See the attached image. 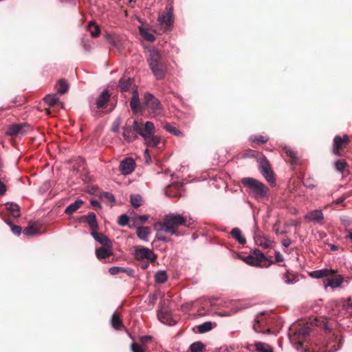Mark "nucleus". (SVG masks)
Here are the masks:
<instances>
[{
  "label": "nucleus",
  "instance_id": "27",
  "mask_svg": "<svg viewBox=\"0 0 352 352\" xmlns=\"http://www.w3.org/2000/svg\"><path fill=\"white\" fill-rule=\"evenodd\" d=\"M96 255L98 259L107 258L113 255L112 248L100 247L96 250Z\"/></svg>",
  "mask_w": 352,
  "mask_h": 352
},
{
  "label": "nucleus",
  "instance_id": "2",
  "mask_svg": "<svg viewBox=\"0 0 352 352\" xmlns=\"http://www.w3.org/2000/svg\"><path fill=\"white\" fill-rule=\"evenodd\" d=\"M241 184L247 188V192L256 199H262L268 195L269 188L256 179L244 177L241 179Z\"/></svg>",
  "mask_w": 352,
  "mask_h": 352
},
{
  "label": "nucleus",
  "instance_id": "46",
  "mask_svg": "<svg viewBox=\"0 0 352 352\" xmlns=\"http://www.w3.org/2000/svg\"><path fill=\"white\" fill-rule=\"evenodd\" d=\"M44 100L50 107H54L57 104L58 98L56 94L47 95L44 98Z\"/></svg>",
  "mask_w": 352,
  "mask_h": 352
},
{
  "label": "nucleus",
  "instance_id": "22",
  "mask_svg": "<svg viewBox=\"0 0 352 352\" xmlns=\"http://www.w3.org/2000/svg\"><path fill=\"white\" fill-rule=\"evenodd\" d=\"M41 225L38 222H30L23 230L24 234L32 236L40 232Z\"/></svg>",
  "mask_w": 352,
  "mask_h": 352
},
{
  "label": "nucleus",
  "instance_id": "52",
  "mask_svg": "<svg viewBox=\"0 0 352 352\" xmlns=\"http://www.w3.org/2000/svg\"><path fill=\"white\" fill-rule=\"evenodd\" d=\"M343 307L350 315H352V298H349L347 300L344 302Z\"/></svg>",
  "mask_w": 352,
  "mask_h": 352
},
{
  "label": "nucleus",
  "instance_id": "62",
  "mask_svg": "<svg viewBox=\"0 0 352 352\" xmlns=\"http://www.w3.org/2000/svg\"><path fill=\"white\" fill-rule=\"evenodd\" d=\"M91 205L95 208V209H100L101 206L100 204L96 199H91Z\"/></svg>",
  "mask_w": 352,
  "mask_h": 352
},
{
  "label": "nucleus",
  "instance_id": "18",
  "mask_svg": "<svg viewBox=\"0 0 352 352\" xmlns=\"http://www.w3.org/2000/svg\"><path fill=\"white\" fill-rule=\"evenodd\" d=\"M91 235L96 241L99 242L102 245V247H113L111 241L104 234L98 233L96 231H95L91 232Z\"/></svg>",
  "mask_w": 352,
  "mask_h": 352
},
{
  "label": "nucleus",
  "instance_id": "43",
  "mask_svg": "<svg viewBox=\"0 0 352 352\" xmlns=\"http://www.w3.org/2000/svg\"><path fill=\"white\" fill-rule=\"evenodd\" d=\"M190 352H202L205 350V345L201 342H195L190 344Z\"/></svg>",
  "mask_w": 352,
  "mask_h": 352
},
{
  "label": "nucleus",
  "instance_id": "10",
  "mask_svg": "<svg viewBox=\"0 0 352 352\" xmlns=\"http://www.w3.org/2000/svg\"><path fill=\"white\" fill-rule=\"evenodd\" d=\"M349 142V137L344 135L342 138L336 135L333 139V150L332 153L338 156H342V151Z\"/></svg>",
  "mask_w": 352,
  "mask_h": 352
},
{
  "label": "nucleus",
  "instance_id": "1",
  "mask_svg": "<svg viewBox=\"0 0 352 352\" xmlns=\"http://www.w3.org/2000/svg\"><path fill=\"white\" fill-rule=\"evenodd\" d=\"M162 230L170 233L172 235L179 236L181 233L178 231L179 226H187V219L180 214L169 213L164 216L162 221L157 223Z\"/></svg>",
  "mask_w": 352,
  "mask_h": 352
},
{
  "label": "nucleus",
  "instance_id": "51",
  "mask_svg": "<svg viewBox=\"0 0 352 352\" xmlns=\"http://www.w3.org/2000/svg\"><path fill=\"white\" fill-rule=\"evenodd\" d=\"M132 352H146L145 349L136 342H133L131 345Z\"/></svg>",
  "mask_w": 352,
  "mask_h": 352
},
{
  "label": "nucleus",
  "instance_id": "17",
  "mask_svg": "<svg viewBox=\"0 0 352 352\" xmlns=\"http://www.w3.org/2000/svg\"><path fill=\"white\" fill-rule=\"evenodd\" d=\"M110 99L108 91H103L96 100V107L98 109L107 107Z\"/></svg>",
  "mask_w": 352,
  "mask_h": 352
},
{
  "label": "nucleus",
  "instance_id": "11",
  "mask_svg": "<svg viewBox=\"0 0 352 352\" xmlns=\"http://www.w3.org/2000/svg\"><path fill=\"white\" fill-rule=\"evenodd\" d=\"M138 133L144 140L150 135L155 133V126L152 122L147 121L144 124L138 122Z\"/></svg>",
  "mask_w": 352,
  "mask_h": 352
},
{
  "label": "nucleus",
  "instance_id": "53",
  "mask_svg": "<svg viewBox=\"0 0 352 352\" xmlns=\"http://www.w3.org/2000/svg\"><path fill=\"white\" fill-rule=\"evenodd\" d=\"M129 218L126 214H122L119 217L118 223L121 226H124L128 224Z\"/></svg>",
  "mask_w": 352,
  "mask_h": 352
},
{
  "label": "nucleus",
  "instance_id": "39",
  "mask_svg": "<svg viewBox=\"0 0 352 352\" xmlns=\"http://www.w3.org/2000/svg\"><path fill=\"white\" fill-rule=\"evenodd\" d=\"M216 323H212L211 322H206L199 326H197L198 331L201 333H206L207 331H210L214 327H216Z\"/></svg>",
  "mask_w": 352,
  "mask_h": 352
},
{
  "label": "nucleus",
  "instance_id": "48",
  "mask_svg": "<svg viewBox=\"0 0 352 352\" xmlns=\"http://www.w3.org/2000/svg\"><path fill=\"white\" fill-rule=\"evenodd\" d=\"M8 179L5 175L0 173V197L4 195L7 191V187L5 182H7Z\"/></svg>",
  "mask_w": 352,
  "mask_h": 352
},
{
  "label": "nucleus",
  "instance_id": "44",
  "mask_svg": "<svg viewBox=\"0 0 352 352\" xmlns=\"http://www.w3.org/2000/svg\"><path fill=\"white\" fill-rule=\"evenodd\" d=\"M334 166L337 171L343 173L344 169L349 166V164L344 160H340L335 162Z\"/></svg>",
  "mask_w": 352,
  "mask_h": 352
},
{
  "label": "nucleus",
  "instance_id": "14",
  "mask_svg": "<svg viewBox=\"0 0 352 352\" xmlns=\"http://www.w3.org/2000/svg\"><path fill=\"white\" fill-rule=\"evenodd\" d=\"M135 166V161L131 157H127L120 162L119 170L123 175H129L134 170Z\"/></svg>",
  "mask_w": 352,
  "mask_h": 352
},
{
  "label": "nucleus",
  "instance_id": "34",
  "mask_svg": "<svg viewBox=\"0 0 352 352\" xmlns=\"http://www.w3.org/2000/svg\"><path fill=\"white\" fill-rule=\"evenodd\" d=\"M6 206L7 210L13 217L16 218L20 216V207L18 204L14 203H8Z\"/></svg>",
  "mask_w": 352,
  "mask_h": 352
},
{
  "label": "nucleus",
  "instance_id": "40",
  "mask_svg": "<svg viewBox=\"0 0 352 352\" xmlns=\"http://www.w3.org/2000/svg\"><path fill=\"white\" fill-rule=\"evenodd\" d=\"M167 274L164 270L157 272L155 275V280L158 284L164 283L167 280Z\"/></svg>",
  "mask_w": 352,
  "mask_h": 352
},
{
  "label": "nucleus",
  "instance_id": "26",
  "mask_svg": "<svg viewBox=\"0 0 352 352\" xmlns=\"http://www.w3.org/2000/svg\"><path fill=\"white\" fill-rule=\"evenodd\" d=\"M133 82V78L124 76L119 80L118 87L122 92L128 91Z\"/></svg>",
  "mask_w": 352,
  "mask_h": 352
},
{
  "label": "nucleus",
  "instance_id": "23",
  "mask_svg": "<svg viewBox=\"0 0 352 352\" xmlns=\"http://www.w3.org/2000/svg\"><path fill=\"white\" fill-rule=\"evenodd\" d=\"M261 172L268 182H271L274 181L272 171L271 170L270 164L267 161L265 160L261 162Z\"/></svg>",
  "mask_w": 352,
  "mask_h": 352
},
{
  "label": "nucleus",
  "instance_id": "47",
  "mask_svg": "<svg viewBox=\"0 0 352 352\" xmlns=\"http://www.w3.org/2000/svg\"><path fill=\"white\" fill-rule=\"evenodd\" d=\"M283 279L287 284H293L298 280V277L295 274L287 272L283 275Z\"/></svg>",
  "mask_w": 352,
  "mask_h": 352
},
{
  "label": "nucleus",
  "instance_id": "57",
  "mask_svg": "<svg viewBox=\"0 0 352 352\" xmlns=\"http://www.w3.org/2000/svg\"><path fill=\"white\" fill-rule=\"evenodd\" d=\"M140 32L144 37V38L148 41L153 42L155 40V37L153 34L148 32H143L142 30H140Z\"/></svg>",
  "mask_w": 352,
  "mask_h": 352
},
{
  "label": "nucleus",
  "instance_id": "64",
  "mask_svg": "<svg viewBox=\"0 0 352 352\" xmlns=\"http://www.w3.org/2000/svg\"><path fill=\"white\" fill-rule=\"evenodd\" d=\"M124 272L127 274L129 276H134L135 272L133 269L124 267Z\"/></svg>",
  "mask_w": 352,
  "mask_h": 352
},
{
  "label": "nucleus",
  "instance_id": "16",
  "mask_svg": "<svg viewBox=\"0 0 352 352\" xmlns=\"http://www.w3.org/2000/svg\"><path fill=\"white\" fill-rule=\"evenodd\" d=\"M130 107L132 111L135 113L142 111V107L140 106L137 87H134L132 90V98L130 101Z\"/></svg>",
  "mask_w": 352,
  "mask_h": 352
},
{
  "label": "nucleus",
  "instance_id": "33",
  "mask_svg": "<svg viewBox=\"0 0 352 352\" xmlns=\"http://www.w3.org/2000/svg\"><path fill=\"white\" fill-rule=\"evenodd\" d=\"M230 234L240 244H245L246 243V239L245 236H243L241 230L238 228H233Z\"/></svg>",
  "mask_w": 352,
  "mask_h": 352
},
{
  "label": "nucleus",
  "instance_id": "58",
  "mask_svg": "<svg viewBox=\"0 0 352 352\" xmlns=\"http://www.w3.org/2000/svg\"><path fill=\"white\" fill-rule=\"evenodd\" d=\"M148 219V215H140L135 218V223H144Z\"/></svg>",
  "mask_w": 352,
  "mask_h": 352
},
{
  "label": "nucleus",
  "instance_id": "30",
  "mask_svg": "<svg viewBox=\"0 0 352 352\" xmlns=\"http://www.w3.org/2000/svg\"><path fill=\"white\" fill-rule=\"evenodd\" d=\"M309 324L310 326L315 325L316 327H320L327 331H330L331 329L329 322L323 318H315L311 321Z\"/></svg>",
  "mask_w": 352,
  "mask_h": 352
},
{
  "label": "nucleus",
  "instance_id": "45",
  "mask_svg": "<svg viewBox=\"0 0 352 352\" xmlns=\"http://www.w3.org/2000/svg\"><path fill=\"white\" fill-rule=\"evenodd\" d=\"M164 129L176 136H183L182 132H181L177 128L171 126L169 123L164 124Z\"/></svg>",
  "mask_w": 352,
  "mask_h": 352
},
{
  "label": "nucleus",
  "instance_id": "59",
  "mask_svg": "<svg viewBox=\"0 0 352 352\" xmlns=\"http://www.w3.org/2000/svg\"><path fill=\"white\" fill-rule=\"evenodd\" d=\"M153 340L151 336H144L140 338V341L142 344H146Z\"/></svg>",
  "mask_w": 352,
  "mask_h": 352
},
{
  "label": "nucleus",
  "instance_id": "15",
  "mask_svg": "<svg viewBox=\"0 0 352 352\" xmlns=\"http://www.w3.org/2000/svg\"><path fill=\"white\" fill-rule=\"evenodd\" d=\"M283 151L285 153V157L288 158L287 161L291 164L296 165L299 164L300 158L298 157V152L287 146L283 148Z\"/></svg>",
  "mask_w": 352,
  "mask_h": 352
},
{
  "label": "nucleus",
  "instance_id": "5",
  "mask_svg": "<svg viewBox=\"0 0 352 352\" xmlns=\"http://www.w3.org/2000/svg\"><path fill=\"white\" fill-rule=\"evenodd\" d=\"M144 104L148 108L151 114L153 116L160 115L162 113V106L160 100L150 93L144 94Z\"/></svg>",
  "mask_w": 352,
  "mask_h": 352
},
{
  "label": "nucleus",
  "instance_id": "3",
  "mask_svg": "<svg viewBox=\"0 0 352 352\" xmlns=\"http://www.w3.org/2000/svg\"><path fill=\"white\" fill-rule=\"evenodd\" d=\"M241 259L245 263L255 267H267L270 265L269 259L258 249H254L250 254L242 256Z\"/></svg>",
  "mask_w": 352,
  "mask_h": 352
},
{
  "label": "nucleus",
  "instance_id": "13",
  "mask_svg": "<svg viewBox=\"0 0 352 352\" xmlns=\"http://www.w3.org/2000/svg\"><path fill=\"white\" fill-rule=\"evenodd\" d=\"M343 280V277L341 275L336 274V271H335V273L324 280V285L325 287H331V288H337L340 287Z\"/></svg>",
  "mask_w": 352,
  "mask_h": 352
},
{
  "label": "nucleus",
  "instance_id": "55",
  "mask_svg": "<svg viewBox=\"0 0 352 352\" xmlns=\"http://www.w3.org/2000/svg\"><path fill=\"white\" fill-rule=\"evenodd\" d=\"M252 142L254 143H256L258 144H264L267 142L268 138L263 136V135H258L256 136L255 138L252 139Z\"/></svg>",
  "mask_w": 352,
  "mask_h": 352
},
{
  "label": "nucleus",
  "instance_id": "21",
  "mask_svg": "<svg viewBox=\"0 0 352 352\" xmlns=\"http://www.w3.org/2000/svg\"><path fill=\"white\" fill-rule=\"evenodd\" d=\"M305 219L310 221L321 223L324 219V215L321 210H315L307 214Z\"/></svg>",
  "mask_w": 352,
  "mask_h": 352
},
{
  "label": "nucleus",
  "instance_id": "50",
  "mask_svg": "<svg viewBox=\"0 0 352 352\" xmlns=\"http://www.w3.org/2000/svg\"><path fill=\"white\" fill-rule=\"evenodd\" d=\"M100 198L104 199L107 203H113L115 201L114 196L108 192L101 193Z\"/></svg>",
  "mask_w": 352,
  "mask_h": 352
},
{
  "label": "nucleus",
  "instance_id": "54",
  "mask_svg": "<svg viewBox=\"0 0 352 352\" xmlns=\"http://www.w3.org/2000/svg\"><path fill=\"white\" fill-rule=\"evenodd\" d=\"M342 224L345 227H349L352 224V219L348 216H342L340 217Z\"/></svg>",
  "mask_w": 352,
  "mask_h": 352
},
{
  "label": "nucleus",
  "instance_id": "63",
  "mask_svg": "<svg viewBox=\"0 0 352 352\" xmlns=\"http://www.w3.org/2000/svg\"><path fill=\"white\" fill-rule=\"evenodd\" d=\"M281 243L284 247L288 248L291 245L292 241L290 239L287 238V239H284L283 240H282Z\"/></svg>",
  "mask_w": 352,
  "mask_h": 352
},
{
  "label": "nucleus",
  "instance_id": "37",
  "mask_svg": "<svg viewBox=\"0 0 352 352\" xmlns=\"http://www.w3.org/2000/svg\"><path fill=\"white\" fill-rule=\"evenodd\" d=\"M138 236L144 241L148 240V236L150 234V228L148 227H138L137 228Z\"/></svg>",
  "mask_w": 352,
  "mask_h": 352
},
{
  "label": "nucleus",
  "instance_id": "19",
  "mask_svg": "<svg viewBox=\"0 0 352 352\" xmlns=\"http://www.w3.org/2000/svg\"><path fill=\"white\" fill-rule=\"evenodd\" d=\"M246 349L250 351H254L256 349L258 352H273V349L269 344L260 342L247 345Z\"/></svg>",
  "mask_w": 352,
  "mask_h": 352
},
{
  "label": "nucleus",
  "instance_id": "9",
  "mask_svg": "<svg viewBox=\"0 0 352 352\" xmlns=\"http://www.w3.org/2000/svg\"><path fill=\"white\" fill-rule=\"evenodd\" d=\"M158 23L160 28L164 31H170L173 25V16L171 8L166 13H162L158 16Z\"/></svg>",
  "mask_w": 352,
  "mask_h": 352
},
{
  "label": "nucleus",
  "instance_id": "36",
  "mask_svg": "<svg viewBox=\"0 0 352 352\" xmlns=\"http://www.w3.org/2000/svg\"><path fill=\"white\" fill-rule=\"evenodd\" d=\"M145 142L148 146L155 147L160 143V138L157 135H155V133L150 135L148 138H146Z\"/></svg>",
  "mask_w": 352,
  "mask_h": 352
},
{
  "label": "nucleus",
  "instance_id": "29",
  "mask_svg": "<svg viewBox=\"0 0 352 352\" xmlns=\"http://www.w3.org/2000/svg\"><path fill=\"white\" fill-rule=\"evenodd\" d=\"M253 329L256 333H270L271 332L270 329L268 328H265L264 326V322L263 320H259L256 318L254 320V323L253 324Z\"/></svg>",
  "mask_w": 352,
  "mask_h": 352
},
{
  "label": "nucleus",
  "instance_id": "41",
  "mask_svg": "<svg viewBox=\"0 0 352 352\" xmlns=\"http://www.w3.org/2000/svg\"><path fill=\"white\" fill-rule=\"evenodd\" d=\"M88 30L89 31L91 36L97 37L100 33V30L98 25L95 22L91 21L88 25Z\"/></svg>",
  "mask_w": 352,
  "mask_h": 352
},
{
  "label": "nucleus",
  "instance_id": "28",
  "mask_svg": "<svg viewBox=\"0 0 352 352\" xmlns=\"http://www.w3.org/2000/svg\"><path fill=\"white\" fill-rule=\"evenodd\" d=\"M111 324L116 330H120L123 327L121 314L120 312L116 311L113 314L111 319Z\"/></svg>",
  "mask_w": 352,
  "mask_h": 352
},
{
  "label": "nucleus",
  "instance_id": "6",
  "mask_svg": "<svg viewBox=\"0 0 352 352\" xmlns=\"http://www.w3.org/2000/svg\"><path fill=\"white\" fill-rule=\"evenodd\" d=\"M133 255L138 261L147 260L152 264L156 262L157 258V255L152 250L145 247L135 248Z\"/></svg>",
  "mask_w": 352,
  "mask_h": 352
},
{
  "label": "nucleus",
  "instance_id": "42",
  "mask_svg": "<svg viewBox=\"0 0 352 352\" xmlns=\"http://www.w3.org/2000/svg\"><path fill=\"white\" fill-rule=\"evenodd\" d=\"M130 201L132 206L135 208H137L142 206V198L140 195H131L130 196Z\"/></svg>",
  "mask_w": 352,
  "mask_h": 352
},
{
  "label": "nucleus",
  "instance_id": "12",
  "mask_svg": "<svg viewBox=\"0 0 352 352\" xmlns=\"http://www.w3.org/2000/svg\"><path fill=\"white\" fill-rule=\"evenodd\" d=\"M157 317L164 324L173 325L175 323V321L172 318L171 312L166 307H161L157 312Z\"/></svg>",
  "mask_w": 352,
  "mask_h": 352
},
{
  "label": "nucleus",
  "instance_id": "38",
  "mask_svg": "<svg viewBox=\"0 0 352 352\" xmlns=\"http://www.w3.org/2000/svg\"><path fill=\"white\" fill-rule=\"evenodd\" d=\"M255 240L257 244L263 247L264 248H268L271 247L272 243V241L270 239H269L265 236H256Z\"/></svg>",
  "mask_w": 352,
  "mask_h": 352
},
{
  "label": "nucleus",
  "instance_id": "56",
  "mask_svg": "<svg viewBox=\"0 0 352 352\" xmlns=\"http://www.w3.org/2000/svg\"><path fill=\"white\" fill-rule=\"evenodd\" d=\"M109 272L111 275H116L120 273H124V267H112L109 268Z\"/></svg>",
  "mask_w": 352,
  "mask_h": 352
},
{
  "label": "nucleus",
  "instance_id": "24",
  "mask_svg": "<svg viewBox=\"0 0 352 352\" xmlns=\"http://www.w3.org/2000/svg\"><path fill=\"white\" fill-rule=\"evenodd\" d=\"M153 74L157 80L163 79L165 76L166 65L163 62L157 64L153 67H150Z\"/></svg>",
  "mask_w": 352,
  "mask_h": 352
},
{
  "label": "nucleus",
  "instance_id": "25",
  "mask_svg": "<svg viewBox=\"0 0 352 352\" xmlns=\"http://www.w3.org/2000/svg\"><path fill=\"white\" fill-rule=\"evenodd\" d=\"M335 273V270L329 269H322L311 272L309 275L314 278H327Z\"/></svg>",
  "mask_w": 352,
  "mask_h": 352
},
{
  "label": "nucleus",
  "instance_id": "7",
  "mask_svg": "<svg viewBox=\"0 0 352 352\" xmlns=\"http://www.w3.org/2000/svg\"><path fill=\"white\" fill-rule=\"evenodd\" d=\"M311 331L310 324L308 323L302 325L299 324L295 327L294 335L297 342L302 345L303 342L307 341Z\"/></svg>",
  "mask_w": 352,
  "mask_h": 352
},
{
  "label": "nucleus",
  "instance_id": "49",
  "mask_svg": "<svg viewBox=\"0 0 352 352\" xmlns=\"http://www.w3.org/2000/svg\"><path fill=\"white\" fill-rule=\"evenodd\" d=\"M6 222L10 226L12 232L16 235H19L21 233V228L19 226H16L12 223L10 220H6Z\"/></svg>",
  "mask_w": 352,
  "mask_h": 352
},
{
  "label": "nucleus",
  "instance_id": "8",
  "mask_svg": "<svg viewBox=\"0 0 352 352\" xmlns=\"http://www.w3.org/2000/svg\"><path fill=\"white\" fill-rule=\"evenodd\" d=\"M31 129V126L27 122L13 124L8 126L6 135L10 136L23 135L30 131Z\"/></svg>",
  "mask_w": 352,
  "mask_h": 352
},
{
  "label": "nucleus",
  "instance_id": "60",
  "mask_svg": "<svg viewBox=\"0 0 352 352\" xmlns=\"http://www.w3.org/2000/svg\"><path fill=\"white\" fill-rule=\"evenodd\" d=\"M120 119H117L113 124V126H112V131L114 132V133H118L119 131V129H120Z\"/></svg>",
  "mask_w": 352,
  "mask_h": 352
},
{
  "label": "nucleus",
  "instance_id": "20",
  "mask_svg": "<svg viewBox=\"0 0 352 352\" xmlns=\"http://www.w3.org/2000/svg\"><path fill=\"white\" fill-rule=\"evenodd\" d=\"M150 67H153L162 62L161 54L155 50L149 51V58L147 59Z\"/></svg>",
  "mask_w": 352,
  "mask_h": 352
},
{
  "label": "nucleus",
  "instance_id": "35",
  "mask_svg": "<svg viewBox=\"0 0 352 352\" xmlns=\"http://www.w3.org/2000/svg\"><path fill=\"white\" fill-rule=\"evenodd\" d=\"M58 94L62 95L65 94L69 88L68 83L64 79H60L56 85Z\"/></svg>",
  "mask_w": 352,
  "mask_h": 352
},
{
  "label": "nucleus",
  "instance_id": "32",
  "mask_svg": "<svg viewBox=\"0 0 352 352\" xmlns=\"http://www.w3.org/2000/svg\"><path fill=\"white\" fill-rule=\"evenodd\" d=\"M83 201L81 199H77L74 203L69 205L65 210V213L67 214H72L75 212L78 209H79L81 206L83 204Z\"/></svg>",
  "mask_w": 352,
  "mask_h": 352
},
{
  "label": "nucleus",
  "instance_id": "4",
  "mask_svg": "<svg viewBox=\"0 0 352 352\" xmlns=\"http://www.w3.org/2000/svg\"><path fill=\"white\" fill-rule=\"evenodd\" d=\"M138 121L133 120H128L123 126L122 136L127 142H132L138 139Z\"/></svg>",
  "mask_w": 352,
  "mask_h": 352
},
{
  "label": "nucleus",
  "instance_id": "31",
  "mask_svg": "<svg viewBox=\"0 0 352 352\" xmlns=\"http://www.w3.org/2000/svg\"><path fill=\"white\" fill-rule=\"evenodd\" d=\"M86 223L89 224L91 232H95L98 229V224L96 219V215L94 212H90L87 214Z\"/></svg>",
  "mask_w": 352,
  "mask_h": 352
},
{
  "label": "nucleus",
  "instance_id": "61",
  "mask_svg": "<svg viewBox=\"0 0 352 352\" xmlns=\"http://www.w3.org/2000/svg\"><path fill=\"white\" fill-rule=\"evenodd\" d=\"M149 263H151L150 261H147V260H144V261H139V264H140V267L143 270H146V269H147L148 267Z\"/></svg>",
  "mask_w": 352,
  "mask_h": 352
}]
</instances>
